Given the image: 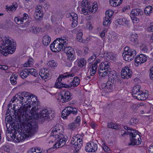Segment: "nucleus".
Here are the masks:
<instances>
[{
    "label": "nucleus",
    "instance_id": "1",
    "mask_svg": "<svg viewBox=\"0 0 153 153\" xmlns=\"http://www.w3.org/2000/svg\"><path fill=\"white\" fill-rule=\"evenodd\" d=\"M31 102H32V107L30 109L31 106L28 103L25 104L24 105L20 106L18 108H17V110H14V113L15 118H17L18 121L21 120L22 118H23V120L25 121H28L30 118V114L32 113H36L37 111L39 108V102L38 101L37 97L36 96L32 97L31 99Z\"/></svg>",
    "mask_w": 153,
    "mask_h": 153
},
{
    "label": "nucleus",
    "instance_id": "2",
    "mask_svg": "<svg viewBox=\"0 0 153 153\" xmlns=\"http://www.w3.org/2000/svg\"><path fill=\"white\" fill-rule=\"evenodd\" d=\"M10 117L7 116L6 117V121L10 124H12V127L13 126V129H11V131H10V134H11V137L13 140L16 142H19L23 141L26 137V135L25 132L22 133V130L20 128V123L21 121H18L17 118H15V121L14 123L13 120L10 118ZM12 119V118L11 117Z\"/></svg>",
    "mask_w": 153,
    "mask_h": 153
},
{
    "label": "nucleus",
    "instance_id": "3",
    "mask_svg": "<svg viewBox=\"0 0 153 153\" xmlns=\"http://www.w3.org/2000/svg\"><path fill=\"white\" fill-rule=\"evenodd\" d=\"M110 63L105 61L101 63L98 68V72L99 75L101 77L108 75L109 81L112 83H114L115 80L117 78V74L114 71H111L110 68Z\"/></svg>",
    "mask_w": 153,
    "mask_h": 153
},
{
    "label": "nucleus",
    "instance_id": "4",
    "mask_svg": "<svg viewBox=\"0 0 153 153\" xmlns=\"http://www.w3.org/2000/svg\"><path fill=\"white\" fill-rule=\"evenodd\" d=\"M51 136L57 139L55 143L53 145V148L57 149L64 146L67 140L68 137L66 135L61 133L60 129L58 126H54L51 134Z\"/></svg>",
    "mask_w": 153,
    "mask_h": 153
},
{
    "label": "nucleus",
    "instance_id": "5",
    "mask_svg": "<svg viewBox=\"0 0 153 153\" xmlns=\"http://www.w3.org/2000/svg\"><path fill=\"white\" fill-rule=\"evenodd\" d=\"M77 113V109L72 107L65 108L62 111V117L64 119L68 117L69 118L73 119Z\"/></svg>",
    "mask_w": 153,
    "mask_h": 153
},
{
    "label": "nucleus",
    "instance_id": "6",
    "mask_svg": "<svg viewBox=\"0 0 153 153\" xmlns=\"http://www.w3.org/2000/svg\"><path fill=\"white\" fill-rule=\"evenodd\" d=\"M0 41H2V45L0 47L1 48H4L6 46L10 48H13L14 46L16 47V43H14L13 40L9 36H4L1 37V36Z\"/></svg>",
    "mask_w": 153,
    "mask_h": 153
},
{
    "label": "nucleus",
    "instance_id": "7",
    "mask_svg": "<svg viewBox=\"0 0 153 153\" xmlns=\"http://www.w3.org/2000/svg\"><path fill=\"white\" fill-rule=\"evenodd\" d=\"M38 128L37 125L36 123H31L26 125L24 127V130L26 133L33 134L36 131Z\"/></svg>",
    "mask_w": 153,
    "mask_h": 153
},
{
    "label": "nucleus",
    "instance_id": "8",
    "mask_svg": "<svg viewBox=\"0 0 153 153\" xmlns=\"http://www.w3.org/2000/svg\"><path fill=\"white\" fill-rule=\"evenodd\" d=\"M97 143L96 141H90L87 144L85 147V150L88 152H95L97 149Z\"/></svg>",
    "mask_w": 153,
    "mask_h": 153
},
{
    "label": "nucleus",
    "instance_id": "9",
    "mask_svg": "<svg viewBox=\"0 0 153 153\" xmlns=\"http://www.w3.org/2000/svg\"><path fill=\"white\" fill-rule=\"evenodd\" d=\"M63 51L66 53L68 59L69 60H73L75 59L74 57V51L72 47L65 45L64 47Z\"/></svg>",
    "mask_w": 153,
    "mask_h": 153
},
{
    "label": "nucleus",
    "instance_id": "10",
    "mask_svg": "<svg viewBox=\"0 0 153 153\" xmlns=\"http://www.w3.org/2000/svg\"><path fill=\"white\" fill-rule=\"evenodd\" d=\"M51 112V110L47 109H43L37 115L39 119H42V120H47L48 118L50 119V115Z\"/></svg>",
    "mask_w": 153,
    "mask_h": 153
},
{
    "label": "nucleus",
    "instance_id": "11",
    "mask_svg": "<svg viewBox=\"0 0 153 153\" xmlns=\"http://www.w3.org/2000/svg\"><path fill=\"white\" fill-rule=\"evenodd\" d=\"M132 72L127 66L123 67L121 71V76L124 79H128L131 77Z\"/></svg>",
    "mask_w": 153,
    "mask_h": 153
},
{
    "label": "nucleus",
    "instance_id": "12",
    "mask_svg": "<svg viewBox=\"0 0 153 153\" xmlns=\"http://www.w3.org/2000/svg\"><path fill=\"white\" fill-rule=\"evenodd\" d=\"M72 94L68 91H65L59 95L60 101L62 102H66L72 99Z\"/></svg>",
    "mask_w": 153,
    "mask_h": 153
},
{
    "label": "nucleus",
    "instance_id": "13",
    "mask_svg": "<svg viewBox=\"0 0 153 153\" xmlns=\"http://www.w3.org/2000/svg\"><path fill=\"white\" fill-rule=\"evenodd\" d=\"M147 59L146 56L143 54L138 55L134 58V65L137 67L139 64H141L146 62Z\"/></svg>",
    "mask_w": 153,
    "mask_h": 153
},
{
    "label": "nucleus",
    "instance_id": "14",
    "mask_svg": "<svg viewBox=\"0 0 153 153\" xmlns=\"http://www.w3.org/2000/svg\"><path fill=\"white\" fill-rule=\"evenodd\" d=\"M68 16L70 18L71 21H72L71 23L72 27H74L77 24L78 17L76 14L74 12H71L68 14Z\"/></svg>",
    "mask_w": 153,
    "mask_h": 153
},
{
    "label": "nucleus",
    "instance_id": "15",
    "mask_svg": "<svg viewBox=\"0 0 153 153\" xmlns=\"http://www.w3.org/2000/svg\"><path fill=\"white\" fill-rule=\"evenodd\" d=\"M80 116H77L74 122L68 124V128L74 130L77 127L79 126L80 123Z\"/></svg>",
    "mask_w": 153,
    "mask_h": 153
},
{
    "label": "nucleus",
    "instance_id": "16",
    "mask_svg": "<svg viewBox=\"0 0 153 153\" xmlns=\"http://www.w3.org/2000/svg\"><path fill=\"white\" fill-rule=\"evenodd\" d=\"M7 46L5 47L4 48H2V51L1 50V53L5 56H7L8 54H12L13 53L16 49V48L14 46L13 48H9L7 47Z\"/></svg>",
    "mask_w": 153,
    "mask_h": 153
},
{
    "label": "nucleus",
    "instance_id": "17",
    "mask_svg": "<svg viewBox=\"0 0 153 153\" xmlns=\"http://www.w3.org/2000/svg\"><path fill=\"white\" fill-rule=\"evenodd\" d=\"M58 39L54 40L50 45L51 50L53 52H59L60 51L59 48H58Z\"/></svg>",
    "mask_w": 153,
    "mask_h": 153
},
{
    "label": "nucleus",
    "instance_id": "18",
    "mask_svg": "<svg viewBox=\"0 0 153 153\" xmlns=\"http://www.w3.org/2000/svg\"><path fill=\"white\" fill-rule=\"evenodd\" d=\"M141 133L139 131L134 129V145H137L141 143V140L140 136Z\"/></svg>",
    "mask_w": 153,
    "mask_h": 153
},
{
    "label": "nucleus",
    "instance_id": "19",
    "mask_svg": "<svg viewBox=\"0 0 153 153\" xmlns=\"http://www.w3.org/2000/svg\"><path fill=\"white\" fill-rule=\"evenodd\" d=\"M47 70L45 69H40L39 73L40 76L42 79H45L49 78V74L47 73Z\"/></svg>",
    "mask_w": 153,
    "mask_h": 153
},
{
    "label": "nucleus",
    "instance_id": "20",
    "mask_svg": "<svg viewBox=\"0 0 153 153\" xmlns=\"http://www.w3.org/2000/svg\"><path fill=\"white\" fill-rule=\"evenodd\" d=\"M133 52H129V53H124L122 54L123 59L126 61L129 62L132 60L134 58Z\"/></svg>",
    "mask_w": 153,
    "mask_h": 153
},
{
    "label": "nucleus",
    "instance_id": "21",
    "mask_svg": "<svg viewBox=\"0 0 153 153\" xmlns=\"http://www.w3.org/2000/svg\"><path fill=\"white\" fill-rule=\"evenodd\" d=\"M114 83H111V82L108 81L105 84H104L105 90L106 92H111L113 89V85Z\"/></svg>",
    "mask_w": 153,
    "mask_h": 153
},
{
    "label": "nucleus",
    "instance_id": "22",
    "mask_svg": "<svg viewBox=\"0 0 153 153\" xmlns=\"http://www.w3.org/2000/svg\"><path fill=\"white\" fill-rule=\"evenodd\" d=\"M22 95L26 97V98L27 99V100L28 101V102L29 103V104H32L31 103V99L32 97H33L34 96H35L33 95L32 94H29L28 93L26 92H24L22 93Z\"/></svg>",
    "mask_w": 153,
    "mask_h": 153
},
{
    "label": "nucleus",
    "instance_id": "23",
    "mask_svg": "<svg viewBox=\"0 0 153 153\" xmlns=\"http://www.w3.org/2000/svg\"><path fill=\"white\" fill-rule=\"evenodd\" d=\"M51 38L47 35H45L42 39V43L45 46H47L50 43Z\"/></svg>",
    "mask_w": 153,
    "mask_h": 153
},
{
    "label": "nucleus",
    "instance_id": "24",
    "mask_svg": "<svg viewBox=\"0 0 153 153\" xmlns=\"http://www.w3.org/2000/svg\"><path fill=\"white\" fill-rule=\"evenodd\" d=\"M123 0H110L109 3L112 6L115 7L122 4Z\"/></svg>",
    "mask_w": 153,
    "mask_h": 153
},
{
    "label": "nucleus",
    "instance_id": "25",
    "mask_svg": "<svg viewBox=\"0 0 153 153\" xmlns=\"http://www.w3.org/2000/svg\"><path fill=\"white\" fill-rule=\"evenodd\" d=\"M118 24L120 25H123L128 26V22L126 18H123L118 19L117 20Z\"/></svg>",
    "mask_w": 153,
    "mask_h": 153
},
{
    "label": "nucleus",
    "instance_id": "26",
    "mask_svg": "<svg viewBox=\"0 0 153 153\" xmlns=\"http://www.w3.org/2000/svg\"><path fill=\"white\" fill-rule=\"evenodd\" d=\"M77 63L78 66L80 68H82L85 66L86 62L84 58H82L80 59H77Z\"/></svg>",
    "mask_w": 153,
    "mask_h": 153
},
{
    "label": "nucleus",
    "instance_id": "27",
    "mask_svg": "<svg viewBox=\"0 0 153 153\" xmlns=\"http://www.w3.org/2000/svg\"><path fill=\"white\" fill-rule=\"evenodd\" d=\"M144 11L145 14L147 16H149L150 14L153 12V9H152V7L148 5L145 8Z\"/></svg>",
    "mask_w": 153,
    "mask_h": 153
},
{
    "label": "nucleus",
    "instance_id": "28",
    "mask_svg": "<svg viewBox=\"0 0 153 153\" xmlns=\"http://www.w3.org/2000/svg\"><path fill=\"white\" fill-rule=\"evenodd\" d=\"M20 77L23 79L26 78L28 75V72L27 68L22 70L20 74Z\"/></svg>",
    "mask_w": 153,
    "mask_h": 153
},
{
    "label": "nucleus",
    "instance_id": "29",
    "mask_svg": "<svg viewBox=\"0 0 153 153\" xmlns=\"http://www.w3.org/2000/svg\"><path fill=\"white\" fill-rule=\"evenodd\" d=\"M110 20L111 18L108 17H105L103 19V25L105 27H107L109 25L111 22Z\"/></svg>",
    "mask_w": 153,
    "mask_h": 153
},
{
    "label": "nucleus",
    "instance_id": "30",
    "mask_svg": "<svg viewBox=\"0 0 153 153\" xmlns=\"http://www.w3.org/2000/svg\"><path fill=\"white\" fill-rule=\"evenodd\" d=\"M17 79V76L16 74H13L11 75L10 81L12 84L15 85L17 83L16 80Z\"/></svg>",
    "mask_w": 153,
    "mask_h": 153
},
{
    "label": "nucleus",
    "instance_id": "31",
    "mask_svg": "<svg viewBox=\"0 0 153 153\" xmlns=\"http://www.w3.org/2000/svg\"><path fill=\"white\" fill-rule=\"evenodd\" d=\"M91 9L90 11L93 13H94L96 12V10L97 9V4L96 2H94L93 3L92 7L90 5V7Z\"/></svg>",
    "mask_w": 153,
    "mask_h": 153
},
{
    "label": "nucleus",
    "instance_id": "32",
    "mask_svg": "<svg viewBox=\"0 0 153 153\" xmlns=\"http://www.w3.org/2000/svg\"><path fill=\"white\" fill-rule=\"evenodd\" d=\"M90 4L87 0H83L81 3V6L83 8L90 7Z\"/></svg>",
    "mask_w": 153,
    "mask_h": 153
},
{
    "label": "nucleus",
    "instance_id": "33",
    "mask_svg": "<svg viewBox=\"0 0 153 153\" xmlns=\"http://www.w3.org/2000/svg\"><path fill=\"white\" fill-rule=\"evenodd\" d=\"M43 14L42 12H40V13L35 12L34 14V17L37 20H40L39 18H42L43 16Z\"/></svg>",
    "mask_w": 153,
    "mask_h": 153
},
{
    "label": "nucleus",
    "instance_id": "34",
    "mask_svg": "<svg viewBox=\"0 0 153 153\" xmlns=\"http://www.w3.org/2000/svg\"><path fill=\"white\" fill-rule=\"evenodd\" d=\"M83 33L82 32L78 33L76 36L77 41L79 42L83 43L84 40L82 38Z\"/></svg>",
    "mask_w": 153,
    "mask_h": 153
},
{
    "label": "nucleus",
    "instance_id": "35",
    "mask_svg": "<svg viewBox=\"0 0 153 153\" xmlns=\"http://www.w3.org/2000/svg\"><path fill=\"white\" fill-rule=\"evenodd\" d=\"M129 131H128V133L130 136H131V137L130 138V142L128 144V145H134V136L133 133L131 132V130Z\"/></svg>",
    "mask_w": 153,
    "mask_h": 153
},
{
    "label": "nucleus",
    "instance_id": "36",
    "mask_svg": "<svg viewBox=\"0 0 153 153\" xmlns=\"http://www.w3.org/2000/svg\"><path fill=\"white\" fill-rule=\"evenodd\" d=\"M27 69L29 74H31L34 76H37V73L36 70L35 69L33 68Z\"/></svg>",
    "mask_w": 153,
    "mask_h": 153
},
{
    "label": "nucleus",
    "instance_id": "37",
    "mask_svg": "<svg viewBox=\"0 0 153 153\" xmlns=\"http://www.w3.org/2000/svg\"><path fill=\"white\" fill-rule=\"evenodd\" d=\"M75 75L74 73L70 74L69 73L66 72L63 75H61L62 79H64L69 77H73Z\"/></svg>",
    "mask_w": 153,
    "mask_h": 153
},
{
    "label": "nucleus",
    "instance_id": "38",
    "mask_svg": "<svg viewBox=\"0 0 153 153\" xmlns=\"http://www.w3.org/2000/svg\"><path fill=\"white\" fill-rule=\"evenodd\" d=\"M14 20L15 22L18 25L21 24L23 22V19L21 18H19L18 17H15Z\"/></svg>",
    "mask_w": 153,
    "mask_h": 153
},
{
    "label": "nucleus",
    "instance_id": "39",
    "mask_svg": "<svg viewBox=\"0 0 153 153\" xmlns=\"http://www.w3.org/2000/svg\"><path fill=\"white\" fill-rule=\"evenodd\" d=\"M60 39L58 38V48H59V50H60V51L62 50L63 51L64 48V47L65 46V45H66V44L65 45L64 43H61L60 42Z\"/></svg>",
    "mask_w": 153,
    "mask_h": 153
},
{
    "label": "nucleus",
    "instance_id": "40",
    "mask_svg": "<svg viewBox=\"0 0 153 153\" xmlns=\"http://www.w3.org/2000/svg\"><path fill=\"white\" fill-rule=\"evenodd\" d=\"M48 66L51 67H56L57 66V64L54 60L49 61L48 63Z\"/></svg>",
    "mask_w": 153,
    "mask_h": 153
},
{
    "label": "nucleus",
    "instance_id": "41",
    "mask_svg": "<svg viewBox=\"0 0 153 153\" xmlns=\"http://www.w3.org/2000/svg\"><path fill=\"white\" fill-rule=\"evenodd\" d=\"M91 9L90 7L88 8H83L82 9V11L83 13L85 15H86L88 14L89 12L90 11V10Z\"/></svg>",
    "mask_w": 153,
    "mask_h": 153
},
{
    "label": "nucleus",
    "instance_id": "42",
    "mask_svg": "<svg viewBox=\"0 0 153 153\" xmlns=\"http://www.w3.org/2000/svg\"><path fill=\"white\" fill-rule=\"evenodd\" d=\"M106 56L107 59H114V56L113 55L112 53L108 52L106 53Z\"/></svg>",
    "mask_w": 153,
    "mask_h": 153
},
{
    "label": "nucleus",
    "instance_id": "43",
    "mask_svg": "<svg viewBox=\"0 0 153 153\" xmlns=\"http://www.w3.org/2000/svg\"><path fill=\"white\" fill-rule=\"evenodd\" d=\"M19 94H17L15 95V97L16 98V100L17 101L19 100L20 102H21L22 103V100L23 95L22 94H21V95H19ZM21 103V102H20Z\"/></svg>",
    "mask_w": 153,
    "mask_h": 153
},
{
    "label": "nucleus",
    "instance_id": "44",
    "mask_svg": "<svg viewBox=\"0 0 153 153\" xmlns=\"http://www.w3.org/2000/svg\"><path fill=\"white\" fill-rule=\"evenodd\" d=\"M141 86L139 85H137L134 86V95L137 94V93L141 91L140 89Z\"/></svg>",
    "mask_w": 153,
    "mask_h": 153
},
{
    "label": "nucleus",
    "instance_id": "45",
    "mask_svg": "<svg viewBox=\"0 0 153 153\" xmlns=\"http://www.w3.org/2000/svg\"><path fill=\"white\" fill-rule=\"evenodd\" d=\"M147 30L149 32H153V22H152L150 23V24L148 26L147 28Z\"/></svg>",
    "mask_w": 153,
    "mask_h": 153
},
{
    "label": "nucleus",
    "instance_id": "46",
    "mask_svg": "<svg viewBox=\"0 0 153 153\" xmlns=\"http://www.w3.org/2000/svg\"><path fill=\"white\" fill-rule=\"evenodd\" d=\"M75 139H76V141H77L78 143V145L76 146L81 148L82 145V140H81L80 138L76 137H75Z\"/></svg>",
    "mask_w": 153,
    "mask_h": 153
},
{
    "label": "nucleus",
    "instance_id": "47",
    "mask_svg": "<svg viewBox=\"0 0 153 153\" xmlns=\"http://www.w3.org/2000/svg\"><path fill=\"white\" fill-rule=\"evenodd\" d=\"M142 13L141 9H134V16L141 15Z\"/></svg>",
    "mask_w": 153,
    "mask_h": 153
},
{
    "label": "nucleus",
    "instance_id": "48",
    "mask_svg": "<svg viewBox=\"0 0 153 153\" xmlns=\"http://www.w3.org/2000/svg\"><path fill=\"white\" fill-rule=\"evenodd\" d=\"M142 96L140 99V100H146L148 97V95L146 93H143L142 91Z\"/></svg>",
    "mask_w": 153,
    "mask_h": 153
},
{
    "label": "nucleus",
    "instance_id": "49",
    "mask_svg": "<svg viewBox=\"0 0 153 153\" xmlns=\"http://www.w3.org/2000/svg\"><path fill=\"white\" fill-rule=\"evenodd\" d=\"M39 151H40V150H39L38 149L33 148L29 150L28 153H41L40 152H38Z\"/></svg>",
    "mask_w": 153,
    "mask_h": 153
},
{
    "label": "nucleus",
    "instance_id": "50",
    "mask_svg": "<svg viewBox=\"0 0 153 153\" xmlns=\"http://www.w3.org/2000/svg\"><path fill=\"white\" fill-rule=\"evenodd\" d=\"M55 86L56 88H62L63 84L61 82L56 81Z\"/></svg>",
    "mask_w": 153,
    "mask_h": 153
},
{
    "label": "nucleus",
    "instance_id": "51",
    "mask_svg": "<svg viewBox=\"0 0 153 153\" xmlns=\"http://www.w3.org/2000/svg\"><path fill=\"white\" fill-rule=\"evenodd\" d=\"M133 52V51H131L130 50H129V48L128 47H126L124 49L123 54L124 53H125L126 54L129 53V52Z\"/></svg>",
    "mask_w": 153,
    "mask_h": 153
},
{
    "label": "nucleus",
    "instance_id": "52",
    "mask_svg": "<svg viewBox=\"0 0 153 153\" xmlns=\"http://www.w3.org/2000/svg\"><path fill=\"white\" fill-rule=\"evenodd\" d=\"M97 69L94 68V67L92 66L90 70V74L91 76H94L95 73Z\"/></svg>",
    "mask_w": 153,
    "mask_h": 153
},
{
    "label": "nucleus",
    "instance_id": "53",
    "mask_svg": "<svg viewBox=\"0 0 153 153\" xmlns=\"http://www.w3.org/2000/svg\"><path fill=\"white\" fill-rule=\"evenodd\" d=\"M70 85L71 86V87H75L78 86L79 84V82H74L71 81L70 83Z\"/></svg>",
    "mask_w": 153,
    "mask_h": 153
},
{
    "label": "nucleus",
    "instance_id": "54",
    "mask_svg": "<svg viewBox=\"0 0 153 153\" xmlns=\"http://www.w3.org/2000/svg\"><path fill=\"white\" fill-rule=\"evenodd\" d=\"M142 91H139L138 93H137V95H134V97H136L137 99L138 100H140V99L141 97L142 96L141 94Z\"/></svg>",
    "mask_w": 153,
    "mask_h": 153
},
{
    "label": "nucleus",
    "instance_id": "55",
    "mask_svg": "<svg viewBox=\"0 0 153 153\" xmlns=\"http://www.w3.org/2000/svg\"><path fill=\"white\" fill-rule=\"evenodd\" d=\"M17 8V5H11L8 7V10L9 11H13L15 10Z\"/></svg>",
    "mask_w": 153,
    "mask_h": 153
},
{
    "label": "nucleus",
    "instance_id": "56",
    "mask_svg": "<svg viewBox=\"0 0 153 153\" xmlns=\"http://www.w3.org/2000/svg\"><path fill=\"white\" fill-rule=\"evenodd\" d=\"M31 30L33 33H38L39 31L38 28L33 27H32Z\"/></svg>",
    "mask_w": 153,
    "mask_h": 153
},
{
    "label": "nucleus",
    "instance_id": "57",
    "mask_svg": "<svg viewBox=\"0 0 153 153\" xmlns=\"http://www.w3.org/2000/svg\"><path fill=\"white\" fill-rule=\"evenodd\" d=\"M102 148L104 151L107 152L110 150V149L105 144L103 146Z\"/></svg>",
    "mask_w": 153,
    "mask_h": 153
},
{
    "label": "nucleus",
    "instance_id": "58",
    "mask_svg": "<svg viewBox=\"0 0 153 153\" xmlns=\"http://www.w3.org/2000/svg\"><path fill=\"white\" fill-rule=\"evenodd\" d=\"M100 59H98V60H97L94 64L92 66L94 67V68L97 69V64L100 63Z\"/></svg>",
    "mask_w": 153,
    "mask_h": 153
},
{
    "label": "nucleus",
    "instance_id": "59",
    "mask_svg": "<svg viewBox=\"0 0 153 153\" xmlns=\"http://www.w3.org/2000/svg\"><path fill=\"white\" fill-rule=\"evenodd\" d=\"M130 16L131 18V20L132 21L133 23L134 22V10L133 9L131 11Z\"/></svg>",
    "mask_w": 153,
    "mask_h": 153
},
{
    "label": "nucleus",
    "instance_id": "60",
    "mask_svg": "<svg viewBox=\"0 0 153 153\" xmlns=\"http://www.w3.org/2000/svg\"><path fill=\"white\" fill-rule=\"evenodd\" d=\"M113 126H112V128L115 129H119L120 128V126L119 125L116 124H113Z\"/></svg>",
    "mask_w": 153,
    "mask_h": 153
},
{
    "label": "nucleus",
    "instance_id": "61",
    "mask_svg": "<svg viewBox=\"0 0 153 153\" xmlns=\"http://www.w3.org/2000/svg\"><path fill=\"white\" fill-rule=\"evenodd\" d=\"M0 69L6 70L8 69V67L5 65H0Z\"/></svg>",
    "mask_w": 153,
    "mask_h": 153
},
{
    "label": "nucleus",
    "instance_id": "62",
    "mask_svg": "<svg viewBox=\"0 0 153 153\" xmlns=\"http://www.w3.org/2000/svg\"><path fill=\"white\" fill-rule=\"evenodd\" d=\"M109 10H107L105 12V15L106 16L105 17H108L111 18V16H112V15L111 14V13L110 14V13H111V11H110V12L109 11Z\"/></svg>",
    "mask_w": 153,
    "mask_h": 153
},
{
    "label": "nucleus",
    "instance_id": "63",
    "mask_svg": "<svg viewBox=\"0 0 153 153\" xmlns=\"http://www.w3.org/2000/svg\"><path fill=\"white\" fill-rule=\"evenodd\" d=\"M81 149L79 147H75V150L74 151V153H79V150Z\"/></svg>",
    "mask_w": 153,
    "mask_h": 153
},
{
    "label": "nucleus",
    "instance_id": "64",
    "mask_svg": "<svg viewBox=\"0 0 153 153\" xmlns=\"http://www.w3.org/2000/svg\"><path fill=\"white\" fill-rule=\"evenodd\" d=\"M149 153H153V145L150 146L149 149Z\"/></svg>",
    "mask_w": 153,
    "mask_h": 153
}]
</instances>
